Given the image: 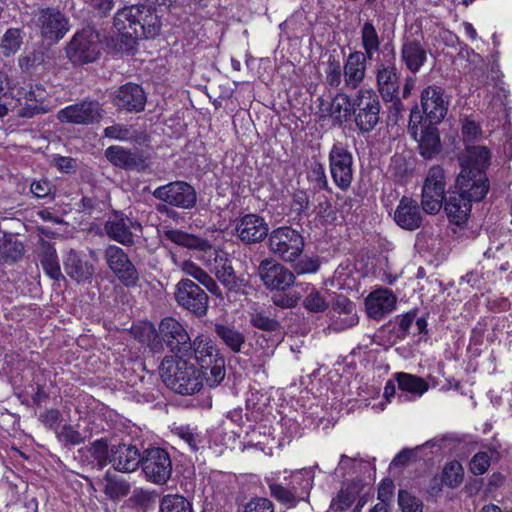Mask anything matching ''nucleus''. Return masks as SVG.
<instances>
[{"label": "nucleus", "instance_id": "9b49d317", "mask_svg": "<svg viewBox=\"0 0 512 512\" xmlns=\"http://www.w3.org/2000/svg\"><path fill=\"white\" fill-rule=\"evenodd\" d=\"M329 170L334 184L342 191H347L353 181L352 153L340 142L330 149Z\"/></svg>", "mask_w": 512, "mask_h": 512}, {"label": "nucleus", "instance_id": "0eeeda50", "mask_svg": "<svg viewBox=\"0 0 512 512\" xmlns=\"http://www.w3.org/2000/svg\"><path fill=\"white\" fill-rule=\"evenodd\" d=\"M268 242L269 250L285 262H294L304 249L303 236L288 226L274 229L269 234Z\"/></svg>", "mask_w": 512, "mask_h": 512}, {"label": "nucleus", "instance_id": "4be33fe9", "mask_svg": "<svg viewBox=\"0 0 512 512\" xmlns=\"http://www.w3.org/2000/svg\"><path fill=\"white\" fill-rule=\"evenodd\" d=\"M269 227L265 219L257 214H246L235 224L236 236L245 244L261 242L268 236Z\"/></svg>", "mask_w": 512, "mask_h": 512}, {"label": "nucleus", "instance_id": "e433bc0d", "mask_svg": "<svg viewBox=\"0 0 512 512\" xmlns=\"http://www.w3.org/2000/svg\"><path fill=\"white\" fill-rule=\"evenodd\" d=\"M468 165L467 167H463L460 174H463L465 171H470L469 178L476 177L477 173L485 174V169L489 165L490 160V151L485 146H472L468 147Z\"/></svg>", "mask_w": 512, "mask_h": 512}, {"label": "nucleus", "instance_id": "393cba45", "mask_svg": "<svg viewBox=\"0 0 512 512\" xmlns=\"http://www.w3.org/2000/svg\"><path fill=\"white\" fill-rule=\"evenodd\" d=\"M113 104L129 112H140L145 108L146 95L139 85L127 83L114 92Z\"/></svg>", "mask_w": 512, "mask_h": 512}, {"label": "nucleus", "instance_id": "5701e85b", "mask_svg": "<svg viewBox=\"0 0 512 512\" xmlns=\"http://www.w3.org/2000/svg\"><path fill=\"white\" fill-rule=\"evenodd\" d=\"M142 454L132 444L119 443L111 446L110 465L119 472L131 473L137 470Z\"/></svg>", "mask_w": 512, "mask_h": 512}, {"label": "nucleus", "instance_id": "72a5a7b5", "mask_svg": "<svg viewBox=\"0 0 512 512\" xmlns=\"http://www.w3.org/2000/svg\"><path fill=\"white\" fill-rule=\"evenodd\" d=\"M250 323L253 327L274 333L271 339L272 346L280 344L284 338V332L281 324L274 318L266 314L264 310L255 309L250 313Z\"/></svg>", "mask_w": 512, "mask_h": 512}, {"label": "nucleus", "instance_id": "cd10ccee", "mask_svg": "<svg viewBox=\"0 0 512 512\" xmlns=\"http://www.w3.org/2000/svg\"><path fill=\"white\" fill-rule=\"evenodd\" d=\"M141 228L139 222L128 217H116L105 224L106 234L123 245H132L134 242L132 230L141 231Z\"/></svg>", "mask_w": 512, "mask_h": 512}, {"label": "nucleus", "instance_id": "ea45409f", "mask_svg": "<svg viewBox=\"0 0 512 512\" xmlns=\"http://www.w3.org/2000/svg\"><path fill=\"white\" fill-rule=\"evenodd\" d=\"M313 479V474L307 470L297 471L291 475L288 487L298 502L308 499L313 486Z\"/></svg>", "mask_w": 512, "mask_h": 512}, {"label": "nucleus", "instance_id": "2eb2a0df", "mask_svg": "<svg viewBox=\"0 0 512 512\" xmlns=\"http://www.w3.org/2000/svg\"><path fill=\"white\" fill-rule=\"evenodd\" d=\"M103 116V109L97 101H82L69 105L57 113L62 123L89 125L98 122Z\"/></svg>", "mask_w": 512, "mask_h": 512}, {"label": "nucleus", "instance_id": "58836bf2", "mask_svg": "<svg viewBox=\"0 0 512 512\" xmlns=\"http://www.w3.org/2000/svg\"><path fill=\"white\" fill-rule=\"evenodd\" d=\"M398 387L402 392L409 393L411 398L421 397L429 389V384L421 377L399 372L395 374Z\"/></svg>", "mask_w": 512, "mask_h": 512}, {"label": "nucleus", "instance_id": "20e7f679", "mask_svg": "<svg viewBox=\"0 0 512 512\" xmlns=\"http://www.w3.org/2000/svg\"><path fill=\"white\" fill-rule=\"evenodd\" d=\"M159 374L168 388L182 395H192L202 387L201 374L186 355L164 357Z\"/></svg>", "mask_w": 512, "mask_h": 512}, {"label": "nucleus", "instance_id": "69168bd1", "mask_svg": "<svg viewBox=\"0 0 512 512\" xmlns=\"http://www.w3.org/2000/svg\"><path fill=\"white\" fill-rule=\"evenodd\" d=\"M244 512H274V505L267 498L257 497L246 504Z\"/></svg>", "mask_w": 512, "mask_h": 512}, {"label": "nucleus", "instance_id": "473e14b6", "mask_svg": "<svg viewBox=\"0 0 512 512\" xmlns=\"http://www.w3.org/2000/svg\"><path fill=\"white\" fill-rule=\"evenodd\" d=\"M320 112L322 117L331 116L338 121L346 119L352 112V100L344 92H339L331 100H321Z\"/></svg>", "mask_w": 512, "mask_h": 512}, {"label": "nucleus", "instance_id": "412c9836", "mask_svg": "<svg viewBox=\"0 0 512 512\" xmlns=\"http://www.w3.org/2000/svg\"><path fill=\"white\" fill-rule=\"evenodd\" d=\"M37 26L41 35L51 41L62 39L70 29L68 17L53 8L40 11L37 17Z\"/></svg>", "mask_w": 512, "mask_h": 512}, {"label": "nucleus", "instance_id": "774afa93", "mask_svg": "<svg viewBox=\"0 0 512 512\" xmlns=\"http://www.w3.org/2000/svg\"><path fill=\"white\" fill-rule=\"evenodd\" d=\"M416 310H411L404 315L397 316V322L399 326V334L402 338L409 334L410 328L416 318Z\"/></svg>", "mask_w": 512, "mask_h": 512}, {"label": "nucleus", "instance_id": "ddd939ff", "mask_svg": "<svg viewBox=\"0 0 512 512\" xmlns=\"http://www.w3.org/2000/svg\"><path fill=\"white\" fill-rule=\"evenodd\" d=\"M104 258L110 270L123 285L134 287L137 284L138 271L122 248L109 245L105 249Z\"/></svg>", "mask_w": 512, "mask_h": 512}, {"label": "nucleus", "instance_id": "5fc2aeb1", "mask_svg": "<svg viewBox=\"0 0 512 512\" xmlns=\"http://www.w3.org/2000/svg\"><path fill=\"white\" fill-rule=\"evenodd\" d=\"M329 329L335 332H341L356 326L359 322L357 311L349 312V314H330Z\"/></svg>", "mask_w": 512, "mask_h": 512}, {"label": "nucleus", "instance_id": "de8ad7c7", "mask_svg": "<svg viewBox=\"0 0 512 512\" xmlns=\"http://www.w3.org/2000/svg\"><path fill=\"white\" fill-rule=\"evenodd\" d=\"M162 238L168 240L176 245L193 250L199 245L201 237L193 234H188L178 229H165L162 232Z\"/></svg>", "mask_w": 512, "mask_h": 512}, {"label": "nucleus", "instance_id": "6e6552de", "mask_svg": "<svg viewBox=\"0 0 512 512\" xmlns=\"http://www.w3.org/2000/svg\"><path fill=\"white\" fill-rule=\"evenodd\" d=\"M101 42L97 31L87 27L77 32L66 48L69 60L74 64H86L99 58Z\"/></svg>", "mask_w": 512, "mask_h": 512}, {"label": "nucleus", "instance_id": "f3484780", "mask_svg": "<svg viewBox=\"0 0 512 512\" xmlns=\"http://www.w3.org/2000/svg\"><path fill=\"white\" fill-rule=\"evenodd\" d=\"M449 98L445 90L437 85H429L421 92V107L430 124L440 123L447 115Z\"/></svg>", "mask_w": 512, "mask_h": 512}, {"label": "nucleus", "instance_id": "a211bd4d", "mask_svg": "<svg viewBox=\"0 0 512 512\" xmlns=\"http://www.w3.org/2000/svg\"><path fill=\"white\" fill-rule=\"evenodd\" d=\"M377 87L385 101H391L399 90V74L395 64V55L392 50L390 54L384 55L377 65L376 71Z\"/></svg>", "mask_w": 512, "mask_h": 512}, {"label": "nucleus", "instance_id": "f704fd0d", "mask_svg": "<svg viewBox=\"0 0 512 512\" xmlns=\"http://www.w3.org/2000/svg\"><path fill=\"white\" fill-rule=\"evenodd\" d=\"M363 489L364 485L359 480L343 483L341 489L331 501V509L335 511L347 510Z\"/></svg>", "mask_w": 512, "mask_h": 512}, {"label": "nucleus", "instance_id": "b1692460", "mask_svg": "<svg viewBox=\"0 0 512 512\" xmlns=\"http://www.w3.org/2000/svg\"><path fill=\"white\" fill-rule=\"evenodd\" d=\"M396 304V295L387 288L372 291L365 300L366 312L374 320H381L394 311Z\"/></svg>", "mask_w": 512, "mask_h": 512}, {"label": "nucleus", "instance_id": "6e6d98bb", "mask_svg": "<svg viewBox=\"0 0 512 512\" xmlns=\"http://www.w3.org/2000/svg\"><path fill=\"white\" fill-rule=\"evenodd\" d=\"M329 303L325 297L315 288H312L303 300V307L309 312L322 313L326 311Z\"/></svg>", "mask_w": 512, "mask_h": 512}, {"label": "nucleus", "instance_id": "37998d69", "mask_svg": "<svg viewBox=\"0 0 512 512\" xmlns=\"http://www.w3.org/2000/svg\"><path fill=\"white\" fill-rule=\"evenodd\" d=\"M24 254L21 241L11 236L0 238V264H13L20 260Z\"/></svg>", "mask_w": 512, "mask_h": 512}, {"label": "nucleus", "instance_id": "864d4df0", "mask_svg": "<svg viewBox=\"0 0 512 512\" xmlns=\"http://www.w3.org/2000/svg\"><path fill=\"white\" fill-rule=\"evenodd\" d=\"M464 478V469L460 462L451 461L443 468L442 481L450 488L458 487Z\"/></svg>", "mask_w": 512, "mask_h": 512}, {"label": "nucleus", "instance_id": "1a4fd4ad", "mask_svg": "<svg viewBox=\"0 0 512 512\" xmlns=\"http://www.w3.org/2000/svg\"><path fill=\"white\" fill-rule=\"evenodd\" d=\"M447 175L439 165L428 170L422 186L421 205L430 215L437 214L443 206L446 192Z\"/></svg>", "mask_w": 512, "mask_h": 512}, {"label": "nucleus", "instance_id": "bf43d9fd", "mask_svg": "<svg viewBox=\"0 0 512 512\" xmlns=\"http://www.w3.org/2000/svg\"><path fill=\"white\" fill-rule=\"evenodd\" d=\"M59 441L69 445H79L85 441L86 436L82 435L74 426L64 425L57 433Z\"/></svg>", "mask_w": 512, "mask_h": 512}, {"label": "nucleus", "instance_id": "338daca9", "mask_svg": "<svg viewBox=\"0 0 512 512\" xmlns=\"http://www.w3.org/2000/svg\"><path fill=\"white\" fill-rule=\"evenodd\" d=\"M353 311H356L355 304L346 296L338 295L332 302L330 314H349Z\"/></svg>", "mask_w": 512, "mask_h": 512}, {"label": "nucleus", "instance_id": "4d7b16f0", "mask_svg": "<svg viewBox=\"0 0 512 512\" xmlns=\"http://www.w3.org/2000/svg\"><path fill=\"white\" fill-rule=\"evenodd\" d=\"M91 456L97 461L99 467H104L110 464L111 458V447L109 448L108 443L104 439L96 440L92 443L90 448Z\"/></svg>", "mask_w": 512, "mask_h": 512}, {"label": "nucleus", "instance_id": "2f4dec72", "mask_svg": "<svg viewBox=\"0 0 512 512\" xmlns=\"http://www.w3.org/2000/svg\"><path fill=\"white\" fill-rule=\"evenodd\" d=\"M179 269L201 283L212 295L223 299V293L217 282L200 266L192 260H183L179 263Z\"/></svg>", "mask_w": 512, "mask_h": 512}, {"label": "nucleus", "instance_id": "680f3d73", "mask_svg": "<svg viewBox=\"0 0 512 512\" xmlns=\"http://www.w3.org/2000/svg\"><path fill=\"white\" fill-rule=\"evenodd\" d=\"M398 503L403 512H422L421 502L407 491H399Z\"/></svg>", "mask_w": 512, "mask_h": 512}, {"label": "nucleus", "instance_id": "f03ea898", "mask_svg": "<svg viewBox=\"0 0 512 512\" xmlns=\"http://www.w3.org/2000/svg\"><path fill=\"white\" fill-rule=\"evenodd\" d=\"M470 171L459 174L456 178L454 190L448 191L443 204L449 220L456 225L464 223L471 211L473 201H481L489 191L487 176L477 173L469 178Z\"/></svg>", "mask_w": 512, "mask_h": 512}, {"label": "nucleus", "instance_id": "13d9d810", "mask_svg": "<svg viewBox=\"0 0 512 512\" xmlns=\"http://www.w3.org/2000/svg\"><path fill=\"white\" fill-rule=\"evenodd\" d=\"M269 489L273 497L289 507H293L298 503V500L288 486L285 487L281 484L274 483L269 486Z\"/></svg>", "mask_w": 512, "mask_h": 512}, {"label": "nucleus", "instance_id": "0e129e2a", "mask_svg": "<svg viewBox=\"0 0 512 512\" xmlns=\"http://www.w3.org/2000/svg\"><path fill=\"white\" fill-rule=\"evenodd\" d=\"M156 498L157 494L154 491H148L142 488L135 489L131 497L132 501L142 508H148L153 505Z\"/></svg>", "mask_w": 512, "mask_h": 512}, {"label": "nucleus", "instance_id": "f8f14e48", "mask_svg": "<svg viewBox=\"0 0 512 512\" xmlns=\"http://www.w3.org/2000/svg\"><path fill=\"white\" fill-rule=\"evenodd\" d=\"M153 196L171 206L191 209L195 206L197 195L194 187L184 181H175L157 187Z\"/></svg>", "mask_w": 512, "mask_h": 512}, {"label": "nucleus", "instance_id": "e2e57ef3", "mask_svg": "<svg viewBox=\"0 0 512 512\" xmlns=\"http://www.w3.org/2000/svg\"><path fill=\"white\" fill-rule=\"evenodd\" d=\"M104 136L110 139L127 141L133 137L128 126L115 124L104 129Z\"/></svg>", "mask_w": 512, "mask_h": 512}, {"label": "nucleus", "instance_id": "7c9ffc66", "mask_svg": "<svg viewBox=\"0 0 512 512\" xmlns=\"http://www.w3.org/2000/svg\"><path fill=\"white\" fill-rule=\"evenodd\" d=\"M191 352L186 355V359L191 361L193 358L201 368H207L214 359L219 357L217 349L213 342L203 335L191 340Z\"/></svg>", "mask_w": 512, "mask_h": 512}, {"label": "nucleus", "instance_id": "f257e3e1", "mask_svg": "<svg viewBox=\"0 0 512 512\" xmlns=\"http://www.w3.org/2000/svg\"><path fill=\"white\" fill-rule=\"evenodd\" d=\"M134 337L146 345L152 353H161L164 345L174 356L188 355L191 352V338L183 324L174 317L163 318L158 329L150 322L132 327Z\"/></svg>", "mask_w": 512, "mask_h": 512}, {"label": "nucleus", "instance_id": "bb28decb", "mask_svg": "<svg viewBox=\"0 0 512 512\" xmlns=\"http://www.w3.org/2000/svg\"><path fill=\"white\" fill-rule=\"evenodd\" d=\"M394 220L403 229H418L422 224V214L417 201L403 197L395 210Z\"/></svg>", "mask_w": 512, "mask_h": 512}, {"label": "nucleus", "instance_id": "c85d7f7f", "mask_svg": "<svg viewBox=\"0 0 512 512\" xmlns=\"http://www.w3.org/2000/svg\"><path fill=\"white\" fill-rule=\"evenodd\" d=\"M401 60L406 68L415 74L426 63L427 50L420 41L407 38L401 47Z\"/></svg>", "mask_w": 512, "mask_h": 512}, {"label": "nucleus", "instance_id": "49530a36", "mask_svg": "<svg viewBox=\"0 0 512 512\" xmlns=\"http://www.w3.org/2000/svg\"><path fill=\"white\" fill-rule=\"evenodd\" d=\"M159 512H193V507L184 496L168 494L161 499Z\"/></svg>", "mask_w": 512, "mask_h": 512}, {"label": "nucleus", "instance_id": "603ef678", "mask_svg": "<svg viewBox=\"0 0 512 512\" xmlns=\"http://www.w3.org/2000/svg\"><path fill=\"white\" fill-rule=\"evenodd\" d=\"M307 179L315 191H331V188L328 184L325 168L320 162L314 161L311 163L307 173Z\"/></svg>", "mask_w": 512, "mask_h": 512}, {"label": "nucleus", "instance_id": "09e8293b", "mask_svg": "<svg viewBox=\"0 0 512 512\" xmlns=\"http://www.w3.org/2000/svg\"><path fill=\"white\" fill-rule=\"evenodd\" d=\"M193 250L196 251V259L201 261L207 267H211L213 263L215 266L220 261L221 257L224 256V254L217 251L209 241L204 238L199 240V245H197Z\"/></svg>", "mask_w": 512, "mask_h": 512}, {"label": "nucleus", "instance_id": "a18cd8bd", "mask_svg": "<svg viewBox=\"0 0 512 512\" xmlns=\"http://www.w3.org/2000/svg\"><path fill=\"white\" fill-rule=\"evenodd\" d=\"M201 378H205L209 387L218 386L225 377V361L224 358L219 356L214 359L207 368L198 369Z\"/></svg>", "mask_w": 512, "mask_h": 512}, {"label": "nucleus", "instance_id": "aec40b11", "mask_svg": "<svg viewBox=\"0 0 512 512\" xmlns=\"http://www.w3.org/2000/svg\"><path fill=\"white\" fill-rule=\"evenodd\" d=\"M422 117L418 112L412 111L409 121V131L411 135L418 141L419 151L421 156L426 159L435 157L441 150V141L436 124H430L421 129L420 137L418 135L417 123Z\"/></svg>", "mask_w": 512, "mask_h": 512}, {"label": "nucleus", "instance_id": "dca6fc26", "mask_svg": "<svg viewBox=\"0 0 512 512\" xmlns=\"http://www.w3.org/2000/svg\"><path fill=\"white\" fill-rule=\"evenodd\" d=\"M10 94L20 104L19 114L22 117H33L47 110L43 107L46 91L41 85H26L25 87L9 88Z\"/></svg>", "mask_w": 512, "mask_h": 512}, {"label": "nucleus", "instance_id": "79ce46f5", "mask_svg": "<svg viewBox=\"0 0 512 512\" xmlns=\"http://www.w3.org/2000/svg\"><path fill=\"white\" fill-rule=\"evenodd\" d=\"M361 46L363 51L362 55L374 59V55L379 51L380 48V37L378 32L371 21L365 22L361 27Z\"/></svg>", "mask_w": 512, "mask_h": 512}, {"label": "nucleus", "instance_id": "8fccbe9b", "mask_svg": "<svg viewBox=\"0 0 512 512\" xmlns=\"http://www.w3.org/2000/svg\"><path fill=\"white\" fill-rule=\"evenodd\" d=\"M21 44V31L17 28H10L1 38L0 51L3 56L9 57L14 55L20 49Z\"/></svg>", "mask_w": 512, "mask_h": 512}, {"label": "nucleus", "instance_id": "c756f323", "mask_svg": "<svg viewBox=\"0 0 512 512\" xmlns=\"http://www.w3.org/2000/svg\"><path fill=\"white\" fill-rule=\"evenodd\" d=\"M63 263L66 274L77 282H90L95 273L94 265L82 260L74 250L67 253Z\"/></svg>", "mask_w": 512, "mask_h": 512}, {"label": "nucleus", "instance_id": "423d86ee", "mask_svg": "<svg viewBox=\"0 0 512 512\" xmlns=\"http://www.w3.org/2000/svg\"><path fill=\"white\" fill-rule=\"evenodd\" d=\"M381 104L372 89H359L352 99V113L362 133L372 131L380 120Z\"/></svg>", "mask_w": 512, "mask_h": 512}, {"label": "nucleus", "instance_id": "4c0bfd02", "mask_svg": "<svg viewBox=\"0 0 512 512\" xmlns=\"http://www.w3.org/2000/svg\"><path fill=\"white\" fill-rule=\"evenodd\" d=\"M218 281L228 291H238L241 288V280L236 276L231 261L226 255L212 268Z\"/></svg>", "mask_w": 512, "mask_h": 512}, {"label": "nucleus", "instance_id": "39448f33", "mask_svg": "<svg viewBox=\"0 0 512 512\" xmlns=\"http://www.w3.org/2000/svg\"><path fill=\"white\" fill-rule=\"evenodd\" d=\"M368 60L360 50L349 53L343 65L330 56L325 69L326 84L342 90L358 89L365 80Z\"/></svg>", "mask_w": 512, "mask_h": 512}, {"label": "nucleus", "instance_id": "a878e982", "mask_svg": "<svg viewBox=\"0 0 512 512\" xmlns=\"http://www.w3.org/2000/svg\"><path fill=\"white\" fill-rule=\"evenodd\" d=\"M105 157L115 167L125 170H143L146 161L139 151H131L122 146H110L105 150Z\"/></svg>", "mask_w": 512, "mask_h": 512}, {"label": "nucleus", "instance_id": "c03bdc74", "mask_svg": "<svg viewBox=\"0 0 512 512\" xmlns=\"http://www.w3.org/2000/svg\"><path fill=\"white\" fill-rule=\"evenodd\" d=\"M130 484L116 476L106 475L103 479V493L113 501H118L128 495Z\"/></svg>", "mask_w": 512, "mask_h": 512}, {"label": "nucleus", "instance_id": "4468645a", "mask_svg": "<svg viewBox=\"0 0 512 512\" xmlns=\"http://www.w3.org/2000/svg\"><path fill=\"white\" fill-rule=\"evenodd\" d=\"M175 299L179 306L197 316H203L208 309V296L199 285L190 279H181L176 285Z\"/></svg>", "mask_w": 512, "mask_h": 512}, {"label": "nucleus", "instance_id": "c9c22d12", "mask_svg": "<svg viewBox=\"0 0 512 512\" xmlns=\"http://www.w3.org/2000/svg\"><path fill=\"white\" fill-rule=\"evenodd\" d=\"M216 335L222 343L234 353H241L245 346L246 337L234 325L216 323L214 327Z\"/></svg>", "mask_w": 512, "mask_h": 512}, {"label": "nucleus", "instance_id": "9d476101", "mask_svg": "<svg viewBox=\"0 0 512 512\" xmlns=\"http://www.w3.org/2000/svg\"><path fill=\"white\" fill-rule=\"evenodd\" d=\"M140 467L145 479L156 485H164L172 475V461L169 453L159 447L143 451Z\"/></svg>", "mask_w": 512, "mask_h": 512}, {"label": "nucleus", "instance_id": "6ab92c4d", "mask_svg": "<svg viewBox=\"0 0 512 512\" xmlns=\"http://www.w3.org/2000/svg\"><path fill=\"white\" fill-rule=\"evenodd\" d=\"M258 274L265 287L271 290H285L295 281L292 271L273 259L262 260L258 266Z\"/></svg>", "mask_w": 512, "mask_h": 512}, {"label": "nucleus", "instance_id": "a19ab883", "mask_svg": "<svg viewBox=\"0 0 512 512\" xmlns=\"http://www.w3.org/2000/svg\"><path fill=\"white\" fill-rule=\"evenodd\" d=\"M40 264L46 273L53 280L63 279L58 257L55 248L50 243H43L39 255Z\"/></svg>", "mask_w": 512, "mask_h": 512}, {"label": "nucleus", "instance_id": "3c124183", "mask_svg": "<svg viewBox=\"0 0 512 512\" xmlns=\"http://www.w3.org/2000/svg\"><path fill=\"white\" fill-rule=\"evenodd\" d=\"M498 452L490 449L489 451H480L476 453L469 463V469L474 475L484 474L491 465L493 459H497Z\"/></svg>", "mask_w": 512, "mask_h": 512}, {"label": "nucleus", "instance_id": "7ed1b4c3", "mask_svg": "<svg viewBox=\"0 0 512 512\" xmlns=\"http://www.w3.org/2000/svg\"><path fill=\"white\" fill-rule=\"evenodd\" d=\"M118 33L130 40L154 38L160 32L159 16L148 6L131 5L119 9L114 16Z\"/></svg>", "mask_w": 512, "mask_h": 512}, {"label": "nucleus", "instance_id": "052dcab7", "mask_svg": "<svg viewBox=\"0 0 512 512\" xmlns=\"http://www.w3.org/2000/svg\"><path fill=\"white\" fill-rule=\"evenodd\" d=\"M172 433L187 443L191 450H197L199 436L193 432L192 428L184 425L175 426L172 428Z\"/></svg>", "mask_w": 512, "mask_h": 512}]
</instances>
